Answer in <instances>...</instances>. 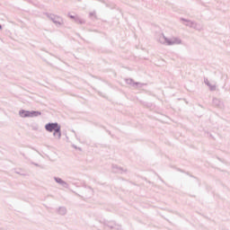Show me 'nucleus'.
<instances>
[{"instance_id":"obj_2","label":"nucleus","mask_w":230,"mask_h":230,"mask_svg":"<svg viewBox=\"0 0 230 230\" xmlns=\"http://www.w3.org/2000/svg\"><path fill=\"white\" fill-rule=\"evenodd\" d=\"M21 118H33L35 116H40V111H27L24 110L20 111Z\"/></svg>"},{"instance_id":"obj_1","label":"nucleus","mask_w":230,"mask_h":230,"mask_svg":"<svg viewBox=\"0 0 230 230\" xmlns=\"http://www.w3.org/2000/svg\"><path fill=\"white\" fill-rule=\"evenodd\" d=\"M46 130L48 132H53L54 131V136L55 137H58L59 139L61 133H60V126H58V123H49L45 126Z\"/></svg>"},{"instance_id":"obj_4","label":"nucleus","mask_w":230,"mask_h":230,"mask_svg":"<svg viewBox=\"0 0 230 230\" xmlns=\"http://www.w3.org/2000/svg\"><path fill=\"white\" fill-rule=\"evenodd\" d=\"M71 19H75V16H70Z\"/></svg>"},{"instance_id":"obj_3","label":"nucleus","mask_w":230,"mask_h":230,"mask_svg":"<svg viewBox=\"0 0 230 230\" xmlns=\"http://www.w3.org/2000/svg\"><path fill=\"white\" fill-rule=\"evenodd\" d=\"M168 44H175V41H172V42H168Z\"/></svg>"}]
</instances>
